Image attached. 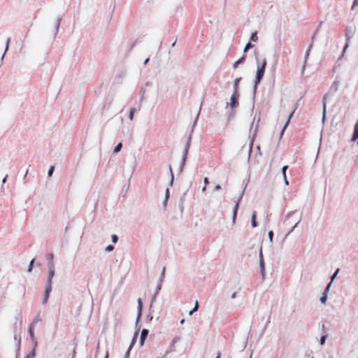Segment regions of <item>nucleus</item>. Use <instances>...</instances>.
Instances as JSON below:
<instances>
[{
  "instance_id": "obj_63",
  "label": "nucleus",
  "mask_w": 358,
  "mask_h": 358,
  "mask_svg": "<svg viewBox=\"0 0 358 358\" xmlns=\"http://www.w3.org/2000/svg\"><path fill=\"white\" fill-rule=\"evenodd\" d=\"M8 178V174H6V175L5 176V177L2 179V183H3V184H4V183H6V182Z\"/></svg>"
},
{
  "instance_id": "obj_33",
  "label": "nucleus",
  "mask_w": 358,
  "mask_h": 358,
  "mask_svg": "<svg viewBox=\"0 0 358 358\" xmlns=\"http://www.w3.org/2000/svg\"><path fill=\"white\" fill-rule=\"evenodd\" d=\"M35 355L36 350H34V348H32L31 350L27 355L25 358H34Z\"/></svg>"
},
{
  "instance_id": "obj_5",
  "label": "nucleus",
  "mask_w": 358,
  "mask_h": 358,
  "mask_svg": "<svg viewBox=\"0 0 358 358\" xmlns=\"http://www.w3.org/2000/svg\"><path fill=\"white\" fill-rule=\"evenodd\" d=\"M48 275L46 280V284L52 285V280L55 273V264H48Z\"/></svg>"
},
{
  "instance_id": "obj_27",
  "label": "nucleus",
  "mask_w": 358,
  "mask_h": 358,
  "mask_svg": "<svg viewBox=\"0 0 358 358\" xmlns=\"http://www.w3.org/2000/svg\"><path fill=\"white\" fill-rule=\"evenodd\" d=\"M52 285L46 284L44 294L50 296V294L52 292Z\"/></svg>"
},
{
  "instance_id": "obj_42",
  "label": "nucleus",
  "mask_w": 358,
  "mask_h": 358,
  "mask_svg": "<svg viewBox=\"0 0 358 358\" xmlns=\"http://www.w3.org/2000/svg\"><path fill=\"white\" fill-rule=\"evenodd\" d=\"M268 239L271 243L273 241L274 233L273 231H269L268 233Z\"/></svg>"
},
{
  "instance_id": "obj_1",
  "label": "nucleus",
  "mask_w": 358,
  "mask_h": 358,
  "mask_svg": "<svg viewBox=\"0 0 358 358\" xmlns=\"http://www.w3.org/2000/svg\"><path fill=\"white\" fill-rule=\"evenodd\" d=\"M255 61H256V64H257V71H256L254 85H253V98L254 99H255L256 93H257L258 85L260 84V83L262 82V80L264 76L265 70H266V67L267 65V62H266V58H264L263 60L262 61V62H260L259 58L258 57L259 52L257 50H255Z\"/></svg>"
},
{
  "instance_id": "obj_16",
  "label": "nucleus",
  "mask_w": 358,
  "mask_h": 358,
  "mask_svg": "<svg viewBox=\"0 0 358 358\" xmlns=\"http://www.w3.org/2000/svg\"><path fill=\"white\" fill-rule=\"evenodd\" d=\"M242 80V78H237L234 80L233 83L234 92H239V83Z\"/></svg>"
},
{
  "instance_id": "obj_7",
  "label": "nucleus",
  "mask_w": 358,
  "mask_h": 358,
  "mask_svg": "<svg viewBox=\"0 0 358 358\" xmlns=\"http://www.w3.org/2000/svg\"><path fill=\"white\" fill-rule=\"evenodd\" d=\"M259 267L261 271V274L262 276V278L264 279L265 278L266 275V268H265V263L264 261V257L262 253V248H260L259 250Z\"/></svg>"
},
{
  "instance_id": "obj_6",
  "label": "nucleus",
  "mask_w": 358,
  "mask_h": 358,
  "mask_svg": "<svg viewBox=\"0 0 358 358\" xmlns=\"http://www.w3.org/2000/svg\"><path fill=\"white\" fill-rule=\"evenodd\" d=\"M239 92H233L232 95L230 98V107L231 108H235L238 106L239 102H238V98H239Z\"/></svg>"
},
{
  "instance_id": "obj_2",
  "label": "nucleus",
  "mask_w": 358,
  "mask_h": 358,
  "mask_svg": "<svg viewBox=\"0 0 358 358\" xmlns=\"http://www.w3.org/2000/svg\"><path fill=\"white\" fill-rule=\"evenodd\" d=\"M260 115L259 114L257 115V113L256 112L255 115H254V117H253V120H252V122L250 124V136H252V139H251V141H250V148H249V157H250V155H251V152H252V145H253V142L255 141V138L257 136V131H258V128H259V122H260Z\"/></svg>"
},
{
  "instance_id": "obj_39",
  "label": "nucleus",
  "mask_w": 358,
  "mask_h": 358,
  "mask_svg": "<svg viewBox=\"0 0 358 358\" xmlns=\"http://www.w3.org/2000/svg\"><path fill=\"white\" fill-rule=\"evenodd\" d=\"M165 271H166V268L164 267L163 270L162 271L161 275H160V277L159 278L158 282H163V280L164 279V276H165Z\"/></svg>"
},
{
  "instance_id": "obj_46",
  "label": "nucleus",
  "mask_w": 358,
  "mask_h": 358,
  "mask_svg": "<svg viewBox=\"0 0 358 358\" xmlns=\"http://www.w3.org/2000/svg\"><path fill=\"white\" fill-rule=\"evenodd\" d=\"M31 340L32 341L33 348H34V350H35L37 346V344H38L37 338H36V337H34V338H31Z\"/></svg>"
},
{
  "instance_id": "obj_37",
  "label": "nucleus",
  "mask_w": 358,
  "mask_h": 358,
  "mask_svg": "<svg viewBox=\"0 0 358 358\" xmlns=\"http://www.w3.org/2000/svg\"><path fill=\"white\" fill-rule=\"evenodd\" d=\"M198 309H199V303L196 301L195 303L194 307L192 308V310L189 311V315H192L194 312L197 311Z\"/></svg>"
},
{
  "instance_id": "obj_11",
  "label": "nucleus",
  "mask_w": 358,
  "mask_h": 358,
  "mask_svg": "<svg viewBox=\"0 0 358 358\" xmlns=\"http://www.w3.org/2000/svg\"><path fill=\"white\" fill-rule=\"evenodd\" d=\"M141 317H142V315H140V314L136 315L134 333H137L138 335L139 331L141 328Z\"/></svg>"
},
{
  "instance_id": "obj_30",
  "label": "nucleus",
  "mask_w": 358,
  "mask_h": 358,
  "mask_svg": "<svg viewBox=\"0 0 358 358\" xmlns=\"http://www.w3.org/2000/svg\"><path fill=\"white\" fill-rule=\"evenodd\" d=\"M250 42L251 41L257 42L258 41V36H257V31L252 33V34L250 35Z\"/></svg>"
},
{
  "instance_id": "obj_17",
  "label": "nucleus",
  "mask_w": 358,
  "mask_h": 358,
  "mask_svg": "<svg viewBox=\"0 0 358 358\" xmlns=\"http://www.w3.org/2000/svg\"><path fill=\"white\" fill-rule=\"evenodd\" d=\"M251 224L253 228H255L258 226V223L257 222V213L254 211L252 217H251Z\"/></svg>"
},
{
  "instance_id": "obj_59",
  "label": "nucleus",
  "mask_w": 358,
  "mask_h": 358,
  "mask_svg": "<svg viewBox=\"0 0 358 358\" xmlns=\"http://www.w3.org/2000/svg\"><path fill=\"white\" fill-rule=\"evenodd\" d=\"M178 206H179V208H180V212H181V213H182V212H183V210H184V205H183V203H182V202H179Z\"/></svg>"
},
{
  "instance_id": "obj_53",
  "label": "nucleus",
  "mask_w": 358,
  "mask_h": 358,
  "mask_svg": "<svg viewBox=\"0 0 358 358\" xmlns=\"http://www.w3.org/2000/svg\"><path fill=\"white\" fill-rule=\"evenodd\" d=\"M199 114H200V112L199 111V112H198V113H197V115H196V118H195V120H194V124H193V125H192V131H193L194 127L196 125V123H197V120H198V119H199Z\"/></svg>"
},
{
  "instance_id": "obj_36",
  "label": "nucleus",
  "mask_w": 358,
  "mask_h": 358,
  "mask_svg": "<svg viewBox=\"0 0 358 358\" xmlns=\"http://www.w3.org/2000/svg\"><path fill=\"white\" fill-rule=\"evenodd\" d=\"M135 111H136V108H130L129 114V118L130 120H132L134 119V115Z\"/></svg>"
},
{
  "instance_id": "obj_21",
  "label": "nucleus",
  "mask_w": 358,
  "mask_h": 358,
  "mask_svg": "<svg viewBox=\"0 0 358 358\" xmlns=\"http://www.w3.org/2000/svg\"><path fill=\"white\" fill-rule=\"evenodd\" d=\"M327 298H328V294H327L326 292H322V296L320 298V303L322 304L326 303L327 301Z\"/></svg>"
},
{
  "instance_id": "obj_25",
  "label": "nucleus",
  "mask_w": 358,
  "mask_h": 358,
  "mask_svg": "<svg viewBox=\"0 0 358 358\" xmlns=\"http://www.w3.org/2000/svg\"><path fill=\"white\" fill-rule=\"evenodd\" d=\"M301 216H300V217L296 220L294 225L293 227H292L291 229H289V231H288L287 234H286V236H287L289 234H290L293 231L294 228L299 224V223L301 222Z\"/></svg>"
},
{
  "instance_id": "obj_45",
  "label": "nucleus",
  "mask_w": 358,
  "mask_h": 358,
  "mask_svg": "<svg viewBox=\"0 0 358 358\" xmlns=\"http://www.w3.org/2000/svg\"><path fill=\"white\" fill-rule=\"evenodd\" d=\"M114 246L113 245H108L106 247L105 251L107 252H111L114 250Z\"/></svg>"
},
{
  "instance_id": "obj_40",
  "label": "nucleus",
  "mask_w": 358,
  "mask_h": 358,
  "mask_svg": "<svg viewBox=\"0 0 358 358\" xmlns=\"http://www.w3.org/2000/svg\"><path fill=\"white\" fill-rule=\"evenodd\" d=\"M289 124V120H287L283 128L282 129L281 131H280V137L281 138L282 136H283V134L287 128V127L288 126Z\"/></svg>"
},
{
  "instance_id": "obj_20",
  "label": "nucleus",
  "mask_w": 358,
  "mask_h": 358,
  "mask_svg": "<svg viewBox=\"0 0 358 358\" xmlns=\"http://www.w3.org/2000/svg\"><path fill=\"white\" fill-rule=\"evenodd\" d=\"M137 302H138L137 314L142 315V310H143V301L141 298H138Z\"/></svg>"
},
{
  "instance_id": "obj_29",
  "label": "nucleus",
  "mask_w": 358,
  "mask_h": 358,
  "mask_svg": "<svg viewBox=\"0 0 358 358\" xmlns=\"http://www.w3.org/2000/svg\"><path fill=\"white\" fill-rule=\"evenodd\" d=\"M122 148V143H118L113 150V153L114 154L118 153L119 152H120Z\"/></svg>"
},
{
  "instance_id": "obj_55",
  "label": "nucleus",
  "mask_w": 358,
  "mask_h": 358,
  "mask_svg": "<svg viewBox=\"0 0 358 358\" xmlns=\"http://www.w3.org/2000/svg\"><path fill=\"white\" fill-rule=\"evenodd\" d=\"M173 180H174V175H173V173H172V176H171V178H170V180L169 182V187H171L173 185Z\"/></svg>"
},
{
  "instance_id": "obj_10",
  "label": "nucleus",
  "mask_w": 358,
  "mask_h": 358,
  "mask_svg": "<svg viewBox=\"0 0 358 358\" xmlns=\"http://www.w3.org/2000/svg\"><path fill=\"white\" fill-rule=\"evenodd\" d=\"M187 155H188V152H187V148L184 149L183 153H182V159H181V162H180V166H179V171L180 172H182V171H183V168H184V166L185 165V163H186V161H187Z\"/></svg>"
},
{
  "instance_id": "obj_50",
  "label": "nucleus",
  "mask_w": 358,
  "mask_h": 358,
  "mask_svg": "<svg viewBox=\"0 0 358 358\" xmlns=\"http://www.w3.org/2000/svg\"><path fill=\"white\" fill-rule=\"evenodd\" d=\"M162 282H157V285L156 287V291H155V292H157V294H159V291L162 289Z\"/></svg>"
},
{
  "instance_id": "obj_54",
  "label": "nucleus",
  "mask_w": 358,
  "mask_h": 358,
  "mask_svg": "<svg viewBox=\"0 0 358 358\" xmlns=\"http://www.w3.org/2000/svg\"><path fill=\"white\" fill-rule=\"evenodd\" d=\"M296 212V210L289 212L285 216V220L292 217Z\"/></svg>"
},
{
  "instance_id": "obj_14",
  "label": "nucleus",
  "mask_w": 358,
  "mask_h": 358,
  "mask_svg": "<svg viewBox=\"0 0 358 358\" xmlns=\"http://www.w3.org/2000/svg\"><path fill=\"white\" fill-rule=\"evenodd\" d=\"M246 56L243 55L238 60H236L233 64V69H236L239 64H242L245 62Z\"/></svg>"
},
{
  "instance_id": "obj_58",
  "label": "nucleus",
  "mask_w": 358,
  "mask_h": 358,
  "mask_svg": "<svg viewBox=\"0 0 358 358\" xmlns=\"http://www.w3.org/2000/svg\"><path fill=\"white\" fill-rule=\"evenodd\" d=\"M357 6H358V0H354L351 9L354 10Z\"/></svg>"
},
{
  "instance_id": "obj_31",
  "label": "nucleus",
  "mask_w": 358,
  "mask_h": 358,
  "mask_svg": "<svg viewBox=\"0 0 358 358\" xmlns=\"http://www.w3.org/2000/svg\"><path fill=\"white\" fill-rule=\"evenodd\" d=\"M191 140H192V134H190V135L188 136L187 140V142H186V144H185V148H184V149H186V148H187V152H189V147H190Z\"/></svg>"
},
{
  "instance_id": "obj_62",
  "label": "nucleus",
  "mask_w": 358,
  "mask_h": 358,
  "mask_svg": "<svg viewBox=\"0 0 358 358\" xmlns=\"http://www.w3.org/2000/svg\"><path fill=\"white\" fill-rule=\"evenodd\" d=\"M354 131L358 133V121L355 123L354 126Z\"/></svg>"
},
{
  "instance_id": "obj_8",
  "label": "nucleus",
  "mask_w": 358,
  "mask_h": 358,
  "mask_svg": "<svg viewBox=\"0 0 358 358\" xmlns=\"http://www.w3.org/2000/svg\"><path fill=\"white\" fill-rule=\"evenodd\" d=\"M327 96H328V94H325L322 98V122H324V121L326 120Z\"/></svg>"
},
{
  "instance_id": "obj_56",
  "label": "nucleus",
  "mask_w": 358,
  "mask_h": 358,
  "mask_svg": "<svg viewBox=\"0 0 358 358\" xmlns=\"http://www.w3.org/2000/svg\"><path fill=\"white\" fill-rule=\"evenodd\" d=\"M245 48H247V49H249V50H250V49H251V48H252L254 47V45H253V44H252V43H251L250 41H249V42H248V43H246V45H245Z\"/></svg>"
},
{
  "instance_id": "obj_61",
  "label": "nucleus",
  "mask_w": 358,
  "mask_h": 358,
  "mask_svg": "<svg viewBox=\"0 0 358 358\" xmlns=\"http://www.w3.org/2000/svg\"><path fill=\"white\" fill-rule=\"evenodd\" d=\"M354 131L358 133V121L355 123L354 126Z\"/></svg>"
},
{
  "instance_id": "obj_9",
  "label": "nucleus",
  "mask_w": 358,
  "mask_h": 358,
  "mask_svg": "<svg viewBox=\"0 0 358 358\" xmlns=\"http://www.w3.org/2000/svg\"><path fill=\"white\" fill-rule=\"evenodd\" d=\"M149 334V330L147 329H143L141 332L140 339H139V345L143 346L144 345L145 341L146 340Z\"/></svg>"
},
{
  "instance_id": "obj_47",
  "label": "nucleus",
  "mask_w": 358,
  "mask_h": 358,
  "mask_svg": "<svg viewBox=\"0 0 358 358\" xmlns=\"http://www.w3.org/2000/svg\"><path fill=\"white\" fill-rule=\"evenodd\" d=\"M331 284H332V282H329L327 285V286H326L325 289H324L323 292H326L327 294H328V292H329V289H330V287H331Z\"/></svg>"
},
{
  "instance_id": "obj_41",
  "label": "nucleus",
  "mask_w": 358,
  "mask_h": 358,
  "mask_svg": "<svg viewBox=\"0 0 358 358\" xmlns=\"http://www.w3.org/2000/svg\"><path fill=\"white\" fill-rule=\"evenodd\" d=\"M157 295H158L157 292H155L154 294L152 295V299H151V304L150 306L149 310H150L152 309V304H153L154 301H155V299Z\"/></svg>"
},
{
  "instance_id": "obj_18",
  "label": "nucleus",
  "mask_w": 358,
  "mask_h": 358,
  "mask_svg": "<svg viewBox=\"0 0 358 358\" xmlns=\"http://www.w3.org/2000/svg\"><path fill=\"white\" fill-rule=\"evenodd\" d=\"M20 346H21V337L20 336L18 343L16 347L15 358H20Z\"/></svg>"
},
{
  "instance_id": "obj_13",
  "label": "nucleus",
  "mask_w": 358,
  "mask_h": 358,
  "mask_svg": "<svg viewBox=\"0 0 358 358\" xmlns=\"http://www.w3.org/2000/svg\"><path fill=\"white\" fill-rule=\"evenodd\" d=\"M62 20V17H58L55 21V31L54 33V38H55L57 35Z\"/></svg>"
},
{
  "instance_id": "obj_12",
  "label": "nucleus",
  "mask_w": 358,
  "mask_h": 358,
  "mask_svg": "<svg viewBox=\"0 0 358 358\" xmlns=\"http://www.w3.org/2000/svg\"><path fill=\"white\" fill-rule=\"evenodd\" d=\"M288 166L287 165H285L282 167L281 169V171H282V174L283 176V180H284V183L285 185H289V181L287 180V170L288 169Z\"/></svg>"
},
{
  "instance_id": "obj_3",
  "label": "nucleus",
  "mask_w": 358,
  "mask_h": 358,
  "mask_svg": "<svg viewBox=\"0 0 358 358\" xmlns=\"http://www.w3.org/2000/svg\"><path fill=\"white\" fill-rule=\"evenodd\" d=\"M355 31H356V27L354 25H348L345 27V38H346V42L343 47L342 54L339 57L338 59H341L343 57L347 48L349 47V41L354 36Z\"/></svg>"
},
{
  "instance_id": "obj_38",
  "label": "nucleus",
  "mask_w": 358,
  "mask_h": 358,
  "mask_svg": "<svg viewBox=\"0 0 358 358\" xmlns=\"http://www.w3.org/2000/svg\"><path fill=\"white\" fill-rule=\"evenodd\" d=\"M203 183H204V186H203V188H202V192H206V186H207V185L209 183V180H208V178L207 177H205V178H203Z\"/></svg>"
},
{
  "instance_id": "obj_48",
  "label": "nucleus",
  "mask_w": 358,
  "mask_h": 358,
  "mask_svg": "<svg viewBox=\"0 0 358 358\" xmlns=\"http://www.w3.org/2000/svg\"><path fill=\"white\" fill-rule=\"evenodd\" d=\"M145 93V90L143 87H142L141 90H140V94L141 95V101H142L143 100Z\"/></svg>"
},
{
  "instance_id": "obj_15",
  "label": "nucleus",
  "mask_w": 358,
  "mask_h": 358,
  "mask_svg": "<svg viewBox=\"0 0 358 358\" xmlns=\"http://www.w3.org/2000/svg\"><path fill=\"white\" fill-rule=\"evenodd\" d=\"M169 197H170V190H169V187H167L166 189V192H165L164 199L162 202V206L164 209L167 206V203H168V200H169Z\"/></svg>"
},
{
  "instance_id": "obj_22",
  "label": "nucleus",
  "mask_w": 358,
  "mask_h": 358,
  "mask_svg": "<svg viewBox=\"0 0 358 358\" xmlns=\"http://www.w3.org/2000/svg\"><path fill=\"white\" fill-rule=\"evenodd\" d=\"M10 41H11V38H7V40H6V47H5V50H4V52H3V54L2 57H1V60H3V59L4 56H5L6 53V52H7V51L8 50V49H9V44H10Z\"/></svg>"
},
{
  "instance_id": "obj_32",
  "label": "nucleus",
  "mask_w": 358,
  "mask_h": 358,
  "mask_svg": "<svg viewBox=\"0 0 358 358\" xmlns=\"http://www.w3.org/2000/svg\"><path fill=\"white\" fill-rule=\"evenodd\" d=\"M339 271H340V268H337L334 271V273L330 277V282H333V281L334 280V279L336 278L337 275L338 274Z\"/></svg>"
},
{
  "instance_id": "obj_57",
  "label": "nucleus",
  "mask_w": 358,
  "mask_h": 358,
  "mask_svg": "<svg viewBox=\"0 0 358 358\" xmlns=\"http://www.w3.org/2000/svg\"><path fill=\"white\" fill-rule=\"evenodd\" d=\"M131 350V349L130 348H127V350L126 351L125 354H124V358H129V355H130V351Z\"/></svg>"
},
{
  "instance_id": "obj_64",
  "label": "nucleus",
  "mask_w": 358,
  "mask_h": 358,
  "mask_svg": "<svg viewBox=\"0 0 358 358\" xmlns=\"http://www.w3.org/2000/svg\"><path fill=\"white\" fill-rule=\"evenodd\" d=\"M221 188L222 187H221V186L220 185H216L215 186V189H215V191H220L221 189Z\"/></svg>"
},
{
  "instance_id": "obj_44",
  "label": "nucleus",
  "mask_w": 358,
  "mask_h": 358,
  "mask_svg": "<svg viewBox=\"0 0 358 358\" xmlns=\"http://www.w3.org/2000/svg\"><path fill=\"white\" fill-rule=\"evenodd\" d=\"M118 239H119V238H118L117 235L113 234L111 236V241H112L113 243H114V244L117 243L118 241Z\"/></svg>"
},
{
  "instance_id": "obj_52",
  "label": "nucleus",
  "mask_w": 358,
  "mask_h": 358,
  "mask_svg": "<svg viewBox=\"0 0 358 358\" xmlns=\"http://www.w3.org/2000/svg\"><path fill=\"white\" fill-rule=\"evenodd\" d=\"M358 138V133L353 131L352 141H355Z\"/></svg>"
},
{
  "instance_id": "obj_28",
  "label": "nucleus",
  "mask_w": 358,
  "mask_h": 358,
  "mask_svg": "<svg viewBox=\"0 0 358 358\" xmlns=\"http://www.w3.org/2000/svg\"><path fill=\"white\" fill-rule=\"evenodd\" d=\"M35 258L32 259L29 264V266H28V268H27V271L29 273H31L32 271H33V268H34V264H35Z\"/></svg>"
},
{
  "instance_id": "obj_60",
  "label": "nucleus",
  "mask_w": 358,
  "mask_h": 358,
  "mask_svg": "<svg viewBox=\"0 0 358 358\" xmlns=\"http://www.w3.org/2000/svg\"><path fill=\"white\" fill-rule=\"evenodd\" d=\"M186 194H187V192H185L182 194V196L180 197V199L179 202H182V203H183V202H184V199H185V197Z\"/></svg>"
},
{
  "instance_id": "obj_34",
  "label": "nucleus",
  "mask_w": 358,
  "mask_h": 358,
  "mask_svg": "<svg viewBox=\"0 0 358 358\" xmlns=\"http://www.w3.org/2000/svg\"><path fill=\"white\" fill-rule=\"evenodd\" d=\"M47 259H48V264H54L53 259H54V255L52 253H50L47 255Z\"/></svg>"
},
{
  "instance_id": "obj_23",
  "label": "nucleus",
  "mask_w": 358,
  "mask_h": 358,
  "mask_svg": "<svg viewBox=\"0 0 358 358\" xmlns=\"http://www.w3.org/2000/svg\"><path fill=\"white\" fill-rule=\"evenodd\" d=\"M138 334L137 333H134V336L132 338V340H131V342L129 346V348L130 349H132V348L134 347V345H135V343H136V341H137V338H138Z\"/></svg>"
},
{
  "instance_id": "obj_35",
  "label": "nucleus",
  "mask_w": 358,
  "mask_h": 358,
  "mask_svg": "<svg viewBox=\"0 0 358 358\" xmlns=\"http://www.w3.org/2000/svg\"><path fill=\"white\" fill-rule=\"evenodd\" d=\"M327 336L328 335L327 334H325V335H322L321 337H320V344L323 345L325 344L326 343V340L327 338Z\"/></svg>"
},
{
  "instance_id": "obj_43",
  "label": "nucleus",
  "mask_w": 358,
  "mask_h": 358,
  "mask_svg": "<svg viewBox=\"0 0 358 358\" xmlns=\"http://www.w3.org/2000/svg\"><path fill=\"white\" fill-rule=\"evenodd\" d=\"M54 171H55V166H50L48 169V176L51 177L54 173Z\"/></svg>"
},
{
  "instance_id": "obj_49",
  "label": "nucleus",
  "mask_w": 358,
  "mask_h": 358,
  "mask_svg": "<svg viewBox=\"0 0 358 358\" xmlns=\"http://www.w3.org/2000/svg\"><path fill=\"white\" fill-rule=\"evenodd\" d=\"M149 311H150V313L146 316V321L148 322H151L152 320V319H153V317L151 315V310H149Z\"/></svg>"
},
{
  "instance_id": "obj_24",
  "label": "nucleus",
  "mask_w": 358,
  "mask_h": 358,
  "mask_svg": "<svg viewBox=\"0 0 358 358\" xmlns=\"http://www.w3.org/2000/svg\"><path fill=\"white\" fill-rule=\"evenodd\" d=\"M40 313L41 312H38L37 315L36 316V317L34 319V320L31 322V324H34V326H36V324L38 323V322H41V316H40Z\"/></svg>"
},
{
  "instance_id": "obj_51",
  "label": "nucleus",
  "mask_w": 358,
  "mask_h": 358,
  "mask_svg": "<svg viewBox=\"0 0 358 358\" xmlns=\"http://www.w3.org/2000/svg\"><path fill=\"white\" fill-rule=\"evenodd\" d=\"M49 296L45 294H43V299H42V303L45 304L48 302Z\"/></svg>"
},
{
  "instance_id": "obj_4",
  "label": "nucleus",
  "mask_w": 358,
  "mask_h": 358,
  "mask_svg": "<svg viewBox=\"0 0 358 358\" xmlns=\"http://www.w3.org/2000/svg\"><path fill=\"white\" fill-rule=\"evenodd\" d=\"M246 186L247 185H245V186L244 187L241 194H240L239 197H238V201H236L234 207V209H233V215H232V220H233V222H235L236 221V216H237V213H238V208H239V203L240 201H241L243 196V194H244V192H245V189L246 188Z\"/></svg>"
},
{
  "instance_id": "obj_19",
  "label": "nucleus",
  "mask_w": 358,
  "mask_h": 358,
  "mask_svg": "<svg viewBox=\"0 0 358 358\" xmlns=\"http://www.w3.org/2000/svg\"><path fill=\"white\" fill-rule=\"evenodd\" d=\"M34 328L35 326L34 324H29L28 328V333L31 338L36 337L34 335Z\"/></svg>"
},
{
  "instance_id": "obj_26",
  "label": "nucleus",
  "mask_w": 358,
  "mask_h": 358,
  "mask_svg": "<svg viewBox=\"0 0 358 358\" xmlns=\"http://www.w3.org/2000/svg\"><path fill=\"white\" fill-rule=\"evenodd\" d=\"M313 46V43H310L307 49V50L306 51V54H305V57H304V63L306 64L307 63V59H308V57L309 56V53H310V49Z\"/></svg>"
}]
</instances>
